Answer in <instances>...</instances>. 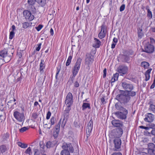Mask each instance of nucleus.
<instances>
[{
  "label": "nucleus",
  "mask_w": 155,
  "mask_h": 155,
  "mask_svg": "<svg viewBox=\"0 0 155 155\" xmlns=\"http://www.w3.org/2000/svg\"><path fill=\"white\" fill-rule=\"evenodd\" d=\"M14 52L13 48L4 49L0 51V59H3L5 62H8L11 59Z\"/></svg>",
  "instance_id": "nucleus-1"
},
{
  "label": "nucleus",
  "mask_w": 155,
  "mask_h": 155,
  "mask_svg": "<svg viewBox=\"0 0 155 155\" xmlns=\"http://www.w3.org/2000/svg\"><path fill=\"white\" fill-rule=\"evenodd\" d=\"M116 99L121 104L125 105L128 103L129 102L131 97L127 95L126 93L122 92L118 94L116 97Z\"/></svg>",
  "instance_id": "nucleus-2"
},
{
  "label": "nucleus",
  "mask_w": 155,
  "mask_h": 155,
  "mask_svg": "<svg viewBox=\"0 0 155 155\" xmlns=\"http://www.w3.org/2000/svg\"><path fill=\"white\" fill-rule=\"evenodd\" d=\"M121 84L124 91L133 90L134 88L133 85L126 79H123Z\"/></svg>",
  "instance_id": "nucleus-3"
},
{
  "label": "nucleus",
  "mask_w": 155,
  "mask_h": 155,
  "mask_svg": "<svg viewBox=\"0 0 155 155\" xmlns=\"http://www.w3.org/2000/svg\"><path fill=\"white\" fill-rule=\"evenodd\" d=\"M82 59L80 58H78L76 63H75L72 70L73 78H74L75 77L77 74L80 68Z\"/></svg>",
  "instance_id": "nucleus-4"
},
{
  "label": "nucleus",
  "mask_w": 155,
  "mask_h": 155,
  "mask_svg": "<svg viewBox=\"0 0 155 155\" xmlns=\"http://www.w3.org/2000/svg\"><path fill=\"white\" fill-rule=\"evenodd\" d=\"M118 111L115 112L114 114L119 119L121 120H125L127 118V115L128 114L127 110H125Z\"/></svg>",
  "instance_id": "nucleus-5"
},
{
  "label": "nucleus",
  "mask_w": 155,
  "mask_h": 155,
  "mask_svg": "<svg viewBox=\"0 0 155 155\" xmlns=\"http://www.w3.org/2000/svg\"><path fill=\"white\" fill-rule=\"evenodd\" d=\"M154 46L149 42H147L144 46V50L143 51L148 53H152L154 52Z\"/></svg>",
  "instance_id": "nucleus-6"
},
{
  "label": "nucleus",
  "mask_w": 155,
  "mask_h": 155,
  "mask_svg": "<svg viewBox=\"0 0 155 155\" xmlns=\"http://www.w3.org/2000/svg\"><path fill=\"white\" fill-rule=\"evenodd\" d=\"M73 102V96L72 94L69 92L68 93L65 101L67 107H70L72 105Z\"/></svg>",
  "instance_id": "nucleus-7"
},
{
  "label": "nucleus",
  "mask_w": 155,
  "mask_h": 155,
  "mask_svg": "<svg viewBox=\"0 0 155 155\" xmlns=\"http://www.w3.org/2000/svg\"><path fill=\"white\" fill-rule=\"evenodd\" d=\"M13 115L15 119L18 121L20 122L24 121L25 117L23 114L16 111L14 112Z\"/></svg>",
  "instance_id": "nucleus-8"
},
{
  "label": "nucleus",
  "mask_w": 155,
  "mask_h": 155,
  "mask_svg": "<svg viewBox=\"0 0 155 155\" xmlns=\"http://www.w3.org/2000/svg\"><path fill=\"white\" fill-rule=\"evenodd\" d=\"M86 56L85 62L86 64L89 66L94 61V57L91 53H87Z\"/></svg>",
  "instance_id": "nucleus-9"
},
{
  "label": "nucleus",
  "mask_w": 155,
  "mask_h": 155,
  "mask_svg": "<svg viewBox=\"0 0 155 155\" xmlns=\"http://www.w3.org/2000/svg\"><path fill=\"white\" fill-rule=\"evenodd\" d=\"M148 147L147 148V152L153 155H155V145L152 143H149Z\"/></svg>",
  "instance_id": "nucleus-10"
},
{
  "label": "nucleus",
  "mask_w": 155,
  "mask_h": 155,
  "mask_svg": "<svg viewBox=\"0 0 155 155\" xmlns=\"http://www.w3.org/2000/svg\"><path fill=\"white\" fill-rule=\"evenodd\" d=\"M23 13L26 19L29 21H31L34 19V16L31 14V12L29 11L25 10Z\"/></svg>",
  "instance_id": "nucleus-11"
},
{
  "label": "nucleus",
  "mask_w": 155,
  "mask_h": 155,
  "mask_svg": "<svg viewBox=\"0 0 155 155\" xmlns=\"http://www.w3.org/2000/svg\"><path fill=\"white\" fill-rule=\"evenodd\" d=\"M101 31L98 34V36L100 39L104 38L106 35L107 33L106 27L105 25H103L101 26Z\"/></svg>",
  "instance_id": "nucleus-12"
},
{
  "label": "nucleus",
  "mask_w": 155,
  "mask_h": 155,
  "mask_svg": "<svg viewBox=\"0 0 155 155\" xmlns=\"http://www.w3.org/2000/svg\"><path fill=\"white\" fill-rule=\"evenodd\" d=\"M115 149L114 151L118 150L120 148L121 144V140L119 138H116L114 140Z\"/></svg>",
  "instance_id": "nucleus-13"
},
{
  "label": "nucleus",
  "mask_w": 155,
  "mask_h": 155,
  "mask_svg": "<svg viewBox=\"0 0 155 155\" xmlns=\"http://www.w3.org/2000/svg\"><path fill=\"white\" fill-rule=\"evenodd\" d=\"M144 120L146 122H152L154 119V116L151 113H148L145 115Z\"/></svg>",
  "instance_id": "nucleus-14"
},
{
  "label": "nucleus",
  "mask_w": 155,
  "mask_h": 155,
  "mask_svg": "<svg viewBox=\"0 0 155 155\" xmlns=\"http://www.w3.org/2000/svg\"><path fill=\"white\" fill-rule=\"evenodd\" d=\"M62 147L64 149V150H68H68L70 152H73L74 149L71 143L67 144L64 143H63Z\"/></svg>",
  "instance_id": "nucleus-15"
},
{
  "label": "nucleus",
  "mask_w": 155,
  "mask_h": 155,
  "mask_svg": "<svg viewBox=\"0 0 155 155\" xmlns=\"http://www.w3.org/2000/svg\"><path fill=\"white\" fill-rule=\"evenodd\" d=\"M127 67L124 66H120L118 68V71L120 73L122 74H125L128 71Z\"/></svg>",
  "instance_id": "nucleus-16"
},
{
  "label": "nucleus",
  "mask_w": 155,
  "mask_h": 155,
  "mask_svg": "<svg viewBox=\"0 0 155 155\" xmlns=\"http://www.w3.org/2000/svg\"><path fill=\"white\" fill-rule=\"evenodd\" d=\"M111 123L113 125L116 127H120L122 126V122L119 120L114 119L111 121Z\"/></svg>",
  "instance_id": "nucleus-17"
},
{
  "label": "nucleus",
  "mask_w": 155,
  "mask_h": 155,
  "mask_svg": "<svg viewBox=\"0 0 155 155\" xmlns=\"http://www.w3.org/2000/svg\"><path fill=\"white\" fill-rule=\"evenodd\" d=\"M9 134L8 133H6L2 134L1 136V142L3 143H7L9 140Z\"/></svg>",
  "instance_id": "nucleus-18"
},
{
  "label": "nucleus",
  "mask_w": 155,
  "mask_h": 155,
  "mask_svg": "<svg viewBox=\"0 0 155 155\" xmlns=\"http://www.w3.org/2000/svg\"><path fill=\"white\" fill-rule=\"evenodd\" d=\"M93 127V122L92 120H91L87 124V126L86 129V134L88 135L90 134L91 132Z\"/></svg>",
  "instance_id": "nucleus-19"
},
{
  "label": "nucleus",
  "mask_w": 155,
  "mask_h": 155,
  "mask_svg": "<svg viewBox=\"0 0 155 155\" xmlns=\"http://www.w3.org/2000/svg\"><path fill=\"white\" fill-rule=\"evenodd\" d=\"M61 119L60 121L58 123V124L55 126V130L54 132L53 133V135L54 137H57L58 135L60 130V128L61 124Z\"/></svg>",
  "instance_id": "nucleus-20"
},
{
  "label": "nucleus",
  "mask_w": 155,
  "mask_h": 155,
  "mask_svg": "<svg viewBox=\"0 0 155 155\" xmlns=\"http://www.w3.org/2000/svg\"><path fill=\"white\" fill-rule=\"evenodd\" d=\"M13 100H10L7 103L8 107L12 109L16 107V103L15 102L16 100L14 98H13Z\"/></svg>",
  "instance_id": "nucleus-21"
},
{
  "label": "nucleus",
  "mask_w": 155,
  "mask_h": 155,
  "mask_svg": "<svg viewBox=\"0 0 155 155\" xmlns=\"http://www.w3.org/2000/svg\"><path fill=\"white\" fill-rule=\"evenodd\" d=\"M119 131L118 130L114 131V132H113L114 136L116 138H119L123 134V130L121 128L118 129Z\"/></svg>",
  "instance_id": "nucleus-22"
},
{
  "label": "nucleus",
  "mask_w": 155,
  "mask_h": 155,
  "mask_svg": "<svg viewBox=\"0 0 155 155\" xmlns=\"http://www.w3.org/2000/svg\"><path fill=\"white\" fill-rule=\"evenodd\" d=\"M101 45V42L96 38H94V44L93 46L95 48H99Z\"/></svg>",
  "instance_id": "nucleus-23"
},
{
  "label": "nucleus",
  "mask_w": 155,
  "mask_h": 155,
  "mask_svg": "<svg viewBox=\"0 0 155 155\" xmlns=\"http://www.w3.org/2000/svg\"><path fill=\"white\" fill-rule=\"evenodd\" d=\"M120 103H117L115 104V107L118 110L120 111H124L125 110H127L123 107Z\"/></svg>",
  "instance_id": "nucleus-24"
},
{
  "label": "nucleus",
  "mask_w": 155,
  "mask_h": 155,
  "mask_svg": "<svg viewBox=\"0 0 155 155\" xmlns=\"http://www.w3.org/2000/svg\"><path fill=\"white\" fill-rule=\"evenodd\" d=\"M71 110L70 107H67L64 110L63 114V117L68 118L69 115V112Z\"/></svg>",
  "instance_id": "nucleus-25"
},
{
  "label": "nucleus",
  "mask_w": 155,
  "mask_h": 155,
  "mask_svg": "<svg viewBox=\"0 0 155 155\" xmlns=\"http://www.w3.org/2000/svg\"><path fill=\"white\" fill-rule=\"evenodd\" d=\"M152 70V68H150L148 69V70H147L146 72L145 73V80L146 81H148V80H149L150 78V72Z\"/></svg>",
  "instance_id": "nucleus-26"
},
{
  "label": "nucleus",
  "mask_w": 155,
  "mask_h": 155,
  "mask_svg": "<svg viewBox=\"0 0 155 155\" xmlns=\"http://www.w3.org/2000/svg\"><path fill=\"white\" fill-rule=\"evenodd\" d=\"M132 90H129L128 91H124V90H121V91L122 92H125L127 94L128 96L134 97L136 95V92L135 91H132Z\"/></svg>",
  "instance_id": "nucleus-27"
},
{
  "label": "nucleus",
  "mask_w": 155,
  "mask_h": 155,
  "mask_svg": "<svg viewBox=\"0 0 155 155\" xmlns=\"http://www.w3.org/2000/svg\"><path fill=\"white\" fill-rule=\"evenodd\" d=\"M7 150V148L5 145L0 146V154L3 153Z\"/></svg>",
  "instance_id": "nucleus-28"
},
{
  "label": "nucleus",
  "mask_w": 155,
  "mask_h": 155,
  "mask_svg": "<svg viewBox=\"0 0 155 155\" xmlns=\"http://www.w3.org/2000/svg\"><path fill=\"white\" fill-rule=\"evenodd\" d=\"M28 8L29 11L31 12L33 14L36 13V9L34 5H29Z\"/></svg>",
  "instance_id": "nucleus-29"
},
{
  "label": "nucleus",
  "mask_w": 155,
  "mask_h": 155,
  "mask_svg": "<svg viewBox=\"0 0 155 155\" xmlns=\"http://www.w3.org/2000/svg\"><path fill=\"white\" fill-rule=\"evenodd\" d=\"M119 76V74L117 73H116L114 74L111 79V84L112 83L114 82L115 81L117 80Z\"/></svg>",
  "instance_id": "nucleus-30"
},
{
  "label": "nucleus",
  "mask_w": 155,
  "mask_h": 155,
  "mask_svg": "<svg viewBox=\"0 0 155 155\" xmlns=\"http://www.w3.org/2000/svg\"><path fill=\"white\" fill-rule=\"evenodd\" d=\"M82 110H84L86 108H88L89 109L91 108L90 104L89 103L83 102L82 106Z\"/></svg>",
  "instance_id": "nucleus-31"
},
{
  "label": "nucleus",
  "mask_w": 155,
  "mask_h": 155,
  "mask_svg": "<svg viewBox=\"0 0 155 155\" xmlns=\"http://www.w3.org/2000/svg\"><path fill=\"white\" fill-rule=\"evenodd\" d=\"M45 66L44 60H41L40 64V70L41 71L43 70V69L45 68Z\"/></svg>",
  "instance_id": "nucleus-32"
},
{
  "label": "nucleus",
  "mask_w": 155,
  "mask_h": 155,
  "mask_svg": "<svg viewBox=\"0 0 155 155\" xmlns=\"http://www.w3.org/2000/svg\"><path fill=\"white\" fill-rule=\"evenodd\" d=\"M36 2L42 7L44 6L46 3L45 0H36Z\"/></svg>",
  "instance_id": "nucleus-33"
},
{
  "label": "nucleus",
  "mask_w": 155,
  "mask_h": 155,
  "mask_svg": "<svg viewBox=\"0 0 155 155\" xmlns=\"http://www.w3.org/2000/svg\"><path fill=\"white\" fill-rule=\"evenodd\" d=\"M39 143L41 149V153L42 154L44 153L45 151V146L43 142H40Z\"/></svg>",
  "instance_id": "nucleus-34"
},
{
  "label": "nucleus",
  "mask_w": 155,
  "mask_h": 155,
  "mask_svg": "<svg viewBox=\"0 0 155 155\" xmlns=\"http://www.w3.org/2000/svg\"><path fill=\"white\" fill-rule=\"evenodd\" d=\"M141 66L145 69L147 68L149 66V64L147 62L143 61L141 63Z\"/></svg>",
  "instance_id": "nucleus-35"
},
{
  "label": "nucleus",
  "mask_w": 155,
  "mask_h": 155,
  "mask_svg": "<svg viewBox=\"0 0 155 155\" xmlns=\"http://www.w3.org/2000/svg\"><path fill=\"white\" fill-rule=\"evenodd\" d=\"M18 145L23 148H25L28 147V145L23 143L19 142L17 143Z\"/></svg>",
  "instance_id": "nucleus-36"
},
{
  "label": "nucleus",
  "mask_w": 155,
  "mask_h": 155,
  "mask_svg": "<svg viewBox=\"0 0 155 155\" xmlns=\"http://www.w3.org/2000/svg\"><path fill=\"white\" fill-rule=\"evenodd\" d=\"M118 41L117 39L116 38H114L113 39V43L111 45V48L113 49L115 48V45Z\"/></svg>",
  "instance_id": "nucleus-37"
},
{
  "label": "nucleus",
  "mask_w": 155,
  "mask_h": 155,
  "mask_svg": "<svg viewBox=\"0 0 155 155\" xmlns=\"http://www.w3.org/2000/svg\"><path fill=\"white\" fill-rule=\"evenodd\" d=\"M122 59L124 62H128L130 60V58L128 56L123 55L122 57Z\"/></svg>",
  "instance_id": "nucleus-38"
},
{
  "label": "nucleus",
  "mask_w": 155,
  "mask_h": 155,
  "mask_svg": "<svg viewBox=\"0 0 155 155\" xmlns=\"http://www.w3.org/2000/svg\"><path fill=\"white\" fill-rule=\"evenodd\" d=\"M38 115L37 113H33L32 114L31 116V119L32 120H35V119H36L38 117Z\"/></svg>",
  "instance_id": "nucleus-39"
},
{
  "label": "nucleus",
  "mask_w": 155,
  "mask_h": 155,
  "mask_svg": "<svg viewBox=\"0 0 155 155\" xmlns=\"http://www.w3.org/2000/svg\"><path fill=\"white\" fill-rule=\"evenodd\" d=\"M61 155H70L69 152L68 150H62L61 153Z\"/></svg>",
  "instance_id": "nucleus-40"
},
{
  "label": "nucleus",
  "mask_w": 155,
  "mask_h": 155,
  "mask_svg": "<svg viewBox=\"0 0 155 155\" xmlns=\"http://www.w3.org/2000/svg\"><path fill=\"white\" fill-rule=\"evenodd\" d=\"M68 118H67L65 117H63V120L62 121V123L61 124V126L62 127H64L65 126L66 123L67 121L68 120Z\"/></svg>",
  "instance_id": "nucleus-41"
},
{
  "label": "nucleus",
  "mask_w": 155,
  "mask_h": 155,
  "mask_svg": "<svg viewBox=\"0 0 155 155\" xmlns=\"http://www.w3.org/2000/svg\"><path fill=\"white\" fill-rule=\"evenodd\" d=\"M68 118H67L65 117H63V120L62 121V123L61 124V126L62 127H64L65 126L66 123L67 121L68 120Z\"/></svg>",
  "instance_id": "nucleus-42"
},
{
  "label": "nucleus",
  "mask_w": 155,
  "mask_h": 155,
  "mask_svg": "<svg viewBox=\"0 0 155 155\" xmlns=\"http://www.w3.org/2000/svg\"><path fill=\"white\" fill-rule=\"evenodd\" d=\"M72 58V57L71 56H70L68 57V58L67 61L66 62V66H68L70 65V64L71 62Z\"/></svg>",
  "instance_id": "nucleus-43"
},
{
  "label": "nucleus",
  "mask_w": 155,
  "mask_h": 155,
  "mask_svg": "<svg viewBox=\"0 0 155 155\" xmlns=\"http://www.w3.org/2000/svg\"><path fill=\"white\" fill-rule=\"evenodd\" d=\"M146 9L147 10V16L149 18H151L152 17V15L151 12L149 8H146Z\"/></svg>",
  "instance_id": "nucleus-44"
},
{
  "label": "nucleus",
  "mask_w": 155,
  "mask_h": 155,
  "mask_svg": "<svg viewBox=\"0 0 155 155\" xmlns=\"http://www.w3.org/2000/svg\"><path fill=\"white\" fill-rule=\"evenodd\" d=\"M142 29H139L138 30V36L139 38H141L143 35V34L142 32Z\"/></svg>",
  "instance_id": "nucleus-45"
},
{
  "label": "nucleus",
  "mask_w": 155,
  "mask_h": 155,
  "mask_svg": "<svg viewBox=\"0 0 155 155\" xmlns=\"http://www.w3.org/2000/svg\"><path fill=\"white\" fill-rule=\"evenodd\" d=\"M25 153L26 154H28L29 155H31L32 154V152L30 147H28L25 151Z\"/></svg>",
  "instance_id": "nucleus-46"
},
{
  "label": "nucleus",
  "mask_w": 155,
  "mask_h": 155,
  "mask_svg": "<svg viewBox=\"0 0 155 155\" xmlns=\"http://www.w3.org/2000/svg\"><path fill=\"white\" fill-rule=\"evenodd\" d=\"M47 148H50L53 146V143L50 141L47 142L46 146Z\"/></svg>",
  "instance_id": "nucleus-47"
},
{
  "label": "nucleus",
  "mask_w": 155,
  "mask_h": 155,
  "mask_svg": "<svg viewBox=\"0 0 155 155\" xmlns=\"http://www.w3.org/2000/svg\"><path fill=\"white\" fill-rule=\"evenodd\" d=\"M29 129L28 127H24L19 129V131L21 133H23L28 130Z\"/></svg>",
  "instance_id": "nucleus-48"
},
{
  "label": "nucleus",
  "mask_w": 155,
  "mask_h": 155,
  "mask_svg": "<svg viewBox=\"0 0 155 155\" xmlns=\"http://www.w3.org/2000/svg\"><path fill=\"white\" fill-rule=\"evenodd\" d=\"M149 109L153 112H155V105L152 104L150 105Z\"/></svg>",
  "instance_id": "nucleus-49"
},
{
  "label": "nucleus",
  "mask_w": 155,
  "mask_h": 155,
  "mask_svg": "<svg viewBox=\"0 0 155 155\" xmlns=\"http://www.w3.org/2000/svg\"><path fill=\"white\" fill-rule=\"evenodd\" d=\"M56 120V118L54 117H52L50 119L51 125H53Z\"/></svg>",
  "instance_id": "nucleus-50"
},
{
  "label": "nucleus",
  "mask_w": 155,
  "mask_h": 155,
  "mask_svg": "<svg viewBox=\"0 0 155 155\" xmlns=\"http://www.w3.org/2000/svg\"><path fill=\"white\" fill-rule=\"evenodd\" d=\"M23 27L26 28L29 26V23L28 22H25L22 23Z\"/></svg>",
  "instance_id": "nucleus-51"
},
{
  "label": "nucleus",
  "mask_w": 155,
  "mask_h": 155,
  "mask_svg": "<svg viewBox=\"0 0 155 155\" xmlns=\"http://www.w3.org/2000/svg\"><path fill=\"white\" fill-rule=\"evenodd\" d=\"M33 150L34 152V155H40V153L38 149L34 148Z\"/></svg>",
  "instance_id": "nucleus-52"
},
{
  "label": "nucleus",
  "mask_w": 155,
  "mask_h": 155,
  "mask_svg": "<svg viewBox=\"0 0 155 155\" xmlns=\"http://www.w3.org/2000/svg\"><path fill=\"white\" fill-rule=\"evenodd\" d=\"M36 2V0H28V3L29 5H34Z\"/></svg>",
  "instance_id": "nucleus-53"
},
{
  "label": "nucleus",
  "mask_w": 155,
  "mask_h": 155,
  "mask_svg": "<svg viewBox=\"0 0 155 155\" xmlns=\"http://www.w3.org/2000/svg\"><path fill=\"white\" fill-rule=\"evenodd\" d=\"M15 35V32L13 31H11L10 33L9 38L10 39H12Z\"/></svg>",
  "instance_id": "nucleus-54"
},
{
  "label": "nucleus",
  "mask_w": 155,
  "mask_h": 155,
  "mask_svg": "<svg viewBox=\"0 0 155 155\" xmlns=\"http://www.w3.org/2000/svg\"><path fill=\"white\" fill-rule=\"evenodd\" d=\"M149 130H146L144 131V133L145 135L150 136V135L151 134V132H150L148 131Z\"/></svg>",
  "instance_id": "nucleus-55"
},
{
  "label": "nucleus",
  "mask_w": 155,
  "mask_h": 155,
  "mask_svg": "<svg viewBox=\"0 0 155 155\" xmlns=\"http://www.w3.org/2000/svg\"><path fill=\"white\" fill-rule=\"evenodd\" d=\"M43 27V25H39L38 27H36L35 28L38 31H39Z\"/></svg>",
  "instance_id": "nucleus-56"
},
{
  "label": "nucleus",
  "mask_w": 155,
  "mask_h": 155,
  "mask_svg": "<svg viewBox=\"0 0 155 155\" xmlns=\"http://www.w3.org/2000/svg\"><path fill=\"white\" fill-rule=\"evenodd\" d=\"M125 5L124 4H122L120 7V12L123 11L125 8Z\"/></svg>",
  "instance_id": "nucleus-57"
},
{
  "label": "nucleus",
  "mask_w": 155,
  "mask_h": 155,
  "mask_svg": "<svg viewBox=\"0 0 155 155\" xmlns=\"http://www.w3.org/2000/svg\"><path fill=\"white\" fill-rule=\"evenodd\" d=\"M139 127L140 128L143 129L147 130H150V127H144L143 126H140Z\"/></svg>",
  "instance_id": "nucleus-58"
},
{
  "label": "nucleus",
  "mask_w": 155,
  "mask_h": 155,
  "mask_svg": "<svg viewBox=\"0 0 155 155\" xmlns=\"http://www.w3.org/2000/svg\"><path fill=\"white\" fill-rule=\"evenodd\" d=\"M51 114V113L50 111H48L47 113L46 117V118L48 120L50 118Z\"/></svg>",
  "instance_id": "nucleus-59"
},
{
  "label": "nucleus",
  "mask_w": 155,
  "mask_h": 155,
  "mask_svg": "<svg viewBox=\"0 0 155 155\" xmlns=\"http://www.w3.org/2000/svg\"><path fill=\"white\" fill-rule=\"evenodd\" d=\"M107 74V69L105 68L103 70V77L104 78L106 77Z\"/></svg>",
  "instance_id": "nucleus-60"
},
{
  "label": "nucleus",
  "mask_w": 155,
  "mask_h": 155,
  "mask_svg": "<svg viewBox=\"0 0 155 155\" xmlns=\"http://www.w3.org/2000/svg\"><path fill=\"white\" fill-rule=\"evenodd\" d=\"M150 43L151 45H153L154 44L155 45V40L153 38H150Z\"/></svg>",
  "instance_id": "nucleus-61"
},
{
  "label": "nucleus",
  "mask_w": 155,
  "mask_h": 155,
  "mask_svg": "<svg viewBox=\"0 0 155 155\" xmlns=\"http://www.w3.org/2000/svg\"><path fill=\"white\" fill-rule=\"evenodd\" d=\"M74 124L76 127H80V124L78 123L77 121H75L74 122Z\"/></svg>",
  "instance_id": "nucleus-62"
},
{
  "label": "nucleus",
  "mask_w": 155,
  "mask_h": 155,
  "mask_svg": "<svg viewBox=\"0 0 155 155\" xmlns=\"http://www.w3.org/2000/svg\"><path fill=\"white\" fill-rule=\"evenodd\" d=\"M5 114V112L3 111V109H0V117H2Z\"/></svg>",
  "instance_id": "nucleus-63"
},
{
  "label": "nucleus",
  "mask_w": 155,
  "mask_h": 155,
  "mask_svg": "<svg viewBox=\"0 0 155 155\" xmlns=\"http://www.w3.org/2000/svg\"><path fill=\"white\" fill-rule=\"evenodd\" d=\"M111 155H122V154L120 152H115L113 153Z\"/></svg>",
  "instance_id": "nucleus-64"
}]
</instances>
